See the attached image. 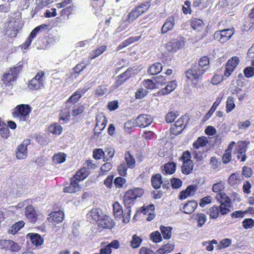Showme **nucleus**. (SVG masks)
I'll use <instances>...</instances> for the list:
<instances>
[{
    "mask_svg": "<svg viewBox=\"0 0 254 254\" xmlns=\"http://www.w3.org/2000/svg\"><path fill=\"white\" fill-rule=\"evenodd\" d=\"M21 69V65L19 64L6 71L1 78L2 86L11 88L15 83L17 77Z\"/></svg>",
    "mask_w": 254,
    "mask_h": 254,
    "instance_id": "f257e3e1",
    "label": "nucleus"
},
{
    "mask_svg": "<svg viewBox=\"0 0 254 254\" xmlns=\"http://www.w3.org/2000/svg\"><path fill=\"white\" fill-rule=\"evenodd\" d=\"M204 74V70H200L199 67H197V64L193 65L186 72L187 78L192 82L195 87H197L198 82L202 80Z\"/></svg>",
    "mask_w": 254,
    "mask_h": 254,
    "instance_id": "f03ea898",
    "label": "nucleus"
},
{
    "mask_svg": "<svg viewBox=\"0 0 254 254\" xmlns=\"http://www.w3.org/2000/svg\"><path fill=\"white\" fill-rule=\"evenodd\" d=\"M30 107L27 105L21 104L17 106L12 112L13 117L19 121H26L29 117Z\"/></svg>",
    "mask_w": 254,
    "mask_h": 254,
    "instance_id": "7ed1b4c3",
    "label": "nucleus"
},
{
    "mask_svg": "<svg viewBox=\"0 0 254 254\" xmlns=\"http://www.w3.org/2000/svg\"><path fill=\"white\" fill-rule=\"evenodd\" d=\"M144 190L141 188H135L128 190L124 195V201L125 205H133L134 200L137 197H141Z\"/></svg>",
    "mask_w": 254,
    "mask_h": 254,
    "instance_id": "20e7f679",
    "label": "nucleus"
},
{
    "mask_svg": "<svg viewBox=\"0 0 254 254\" xmlns=\"http://www.w3.org/2000/svg\"><path fill=\"white\" fill-rule=\"evenodd\" d=\"M215 198L220 203V210L222 215H225L230 211V199L222 192L217 193Z\"/></svg>",
    "mask_w": 254,
    "mask_h": 254,
    "instance_id": "39448f33",
    "label": "nucleus"
},
{
    "mask_svg": "<svg viewBox=\"0 0 254 254\" xmlns=\"http://www.w3.org/2000/svg\"><path fill=\"white\" fill-rule=\"evenodd\" d=\"M149 7V3L146 2L143 4L137 6L133 9L129 14L127 21L128 22H133L139 16L145 12Z\"/></svg>",
    "mask_w": 254,
    "mask_h": 254,
    "instance_id": "423d86ee",
    "label": "nucleus"
},
{
    "mask_svg": "<svg viewBox=\"0 0 254 254\" xmlns=\"http://www.w3.org/2000/svg\"><path fill=\"white\" fill-rule=\"evenodd\" d=\"M44 73L42 71L38 72L37 74L28 83V87L30 89L38 90L44 87Z\"/></svg>",
    "mask_w": 254,
    "mask_h": 254,
    "instance_id": "0eeeda50",
    "label": "nucleus"
},
{
    "mask_svg": "<svg viewBox=\"0 0 254 254\" xmlns=\"http://www.w3.org/2000/svg\"><path fill=\"white\" fill-rule=\"evenodd\" d=\"M234 33V30L233 28L224 29L216 31L214 33V38L220 42L223 43L230 39Z\"/></svg>",
    "mask_w": 254,
    "mask_h": 254,
    "instance_id": "6e6552de",
    "label": "nucleus"
},
{
    "mask_svg": "<svg viewBox=\"0 0 254 254\" xmlns=\"http://www.w3.org/2000/svg\"><path fill=\"white\" fill-rule=\"evenodd\" d=\"M30 143L29 139H25L16 149V157L17 159H24L27 156V146Z\"/></svg>",
    "mask_w": 254,
    "mask_h": 254,
    "instance_id": "1a4fd4ad",
    "label": "nucleus"
},
{
    "mask_svg": "<svg viewBox=\"0 0 254 254\" xmlns=\"http://www.w3.org/2000/svg\"><path fill=\"white\" fill-rule=\"evenodd\" d=\"M47 25L42 24L35 28L31 32L30 35L29 36L26 42L22 44V49L26 50L27 48H28L31 45L33 39L36 36L38 32H39L40 31H42L46 30L47 28Z\"/></svg>",
    "mask_w": 254,
    "mask_h": 254,
    "instance_id": "9d476101",
    "label": "nucleus"
},
{
    "mask_svg": "<svg viewBox=\"0 0 254 254\" xmlns=\"http://www.w3.org/2000/svg\"><path fill=\"white\" fill-rule=\"evenodd\" d=\"M96 124L94 127V133L95 134H100L105 128L107 120L106 117L103 113H100L96 116Z\"/></svg>",
    "mask_w": 254,
    "mask_h": 254,
    "instance_id": "9b49d317",
    "label": "nucleus"
},
{
    "mask_svg": "<svg viewBox=\"0 0 254 254\" xmlns=\"http://www.w3.org/2000/svg\"><path fill=\"white\" fill-rule=\"evenodd\" d=\"M152 122L153 119L150 115L143 114L139 115L135 119L134 124L136 126L144 127L149 126Z\"/></svg>",
    "mask_w": 254,
    "mask_h": 254,
    "instance_id": "f8f14e48",
    "label": "nucleus"
},
{
    "mask_svg": "<svg viewBox=\"0 0 254 254\" xmlns=\"http://www.w3.org/2000/svg\"><path fill=\"white\" fill-rule=\"evenodd\" d=\"M185 45L184 40L181 38L173 39L169 41L166 45V49L170 52H176Z\"/></svg>",
    "mask_w": 254,
    "mask_h": 254,
    "instance_id": "ddd939ff",
    "label": "nucleus"
},
{
    "mask_svg": "<svg viewBox=\"0 0 254 254\" xmlns=\"http://www.w3.org/2000/svg\"><path fill=\"white\" fill-rule=\"evenodd\" d=\"M175 25V19L173 16L168 17L164 22L161 29V33L162 34H165L168 31L173 29Z\"/></svg>",
    "mask_w": 254,
    "mask_h": 254,
    "instance_id": "4468645a",
    "label": "nucleus"
},
{
    "mask_svg": "<svg viewBox=\"0 0 254 254\" xmlns=\"http://www.w3.org/2000/svg\"><path fill=\"white\" fill-rule=\"evenodd\" d=\"M97 223L100 227L105 229H112L114 225L112 218L106 215H103Z\"/></svg>",
    "mask_w": 254,
    "mask_h": 254,
    "instance_id": "2eb2a0df",
    "label": "nucleus"
},
{
    "mask_svg": "<svg viewBox=\"0 0 254 254\" xmlns=\"http://www.w3.org/2000/svg\"><path fill=\"white\" fill-rule=\"evenodd\" d=\"M7 31H10L9 35L11 36H15L16 32L20 29L19 21L14 20L13 18L10 20L7 26L6 27Z\"/></svg>",
    "mask_w": 254,
    "mask_h": 254,
    "instance_id": "dca6fc26",
    "label": "nucleus"
},
{
    "mask_svg": "<svg viewBox=\"0 0 254 254\" xmlns=\"http://www.w3.org/2000/svg\"><path fill=\"white\" fill-rule=\"evenodd\" d=\"M76 181H77L74 180L73 178L71 179L70 185L64 188V191L65 192L72 193L80 190L82 187Z\"/></svg>",
    "mask_w": 254,
    "mask_h": 254,
    "instance_id": "f3484780",
    "label": "nucleus"
},
{
    "mask_svg": "<svg viewBox=\"0 0 254 254\" xmlns=\"http://www.w3.org/2000/svg\"><path fill=\"white\" fill-rule=\"evenodd\" d=\"M197 206V203L194 201H189L184 205L183 207L181 210L186 214H190L193 212Z\"/></svg>",
    "mask_w": 254,
    "mask_h": 254,
    "instance_id": "a211bd4d",
    "label": "nucleus"
},
{
    "mask_svg": "<svg viewBox=\"0 0 254 254\" xmlns=\"http://www.w3.org/2000/svg\"><path fill=\"white\" fill-rule=\"evenodd\" d=\"M193 163L191 160H185L182 166V172L183 174L189 175L192 173Z\"/></svg>",
    "mask_w": 254,
    "mask_h": 254,
    "instance_id": "6ab92c4d",
    "label": "nucleus"
},
{
    "mask_svg": "<svg viewBox=\"0 0 254 254\" xmlns=\"http://www.w3.org/2000/svg\"><path fill=\"white\" fill-rule=\"evenodd\" d=\"M177 85V84L175 81H172L164 88L160 90L158 93L161 95H167L174 91L176 89Z\"/></svg>",
    "mask_w": 254,
    "mask_h": 254,
    "instance_id": "aec40b11",
    "label": "nucleus"
},
{
    "mask_svg": "<svg viewBox=\"0 0 254 254\" xmlns=\"http://www.w3.org/2000/svg\"><path fill=\"white\" fill-rule=\"evenodd\" d=\"M53 1V0H36V6L33 10L34 14L38 13L42 8L45 7Z\"/></svg>",
    "mask_w": 254,
    "mask_h": 254,
    "instance_id": "412c9836",
    "label": "nucleus"
},
{
    "mask_svg": "<svg viewBox=\"0 0 254 254\" xmlns=\"http://www.w3.org/2000/svg\"><path fill=\"white\" fill-rule=\"evenodd\" d=\"M141 38V35L136 36L134 37H130L126 40L121 43L118 47V50H120L123 48H124L129 45L135 42L139 41Z\"/></svg>",
    "mask_w": 254,
    "mask_h": 254,
    "instance_id": "4be33fe9",
    "label": "nucleus"
},
{
    "mask_svg": "<svg viewBox=\"0 0 254 254\" xmlns=\"http://www.w3.org/2000/svg\"><path fill=\"white\" fill-rule=\"evenodd\" d=\"M208 142V140L206 137L201 136L198 137L193 143V147L196 150H198L201 148L205 146Z\"/></svg>",
    "mask_w": 254,
    "mask_h": 254,
    "instance_id": "5701e85b",
    "label": "nucleus"
},
{
    "mask_svg": "<svg viewBox=\"0 0 254 254\" xmlns=\"http://www.w3.org/2000/svg\"><path fill=\"white\" fill-rule=\"evenodd\" d=\"M64 217V212L62 211H58L52 212L50 214V219L52 222L59 223L63 220Z\"/></svg>",
    "mask_w": 254,
    "mask_h": 254,
    "instance_id": "b1692460",
    "label": "nucleus"
},
{
    "mask_svg": "<svg viewBox=\"0 0 254 254\" xmlns=\"http://www.w3.org/2000/svg\"><path fill=\"white\" fill-rule=\"evenodd\" d=\"M25 215L31 221L35 222L37 219V214L34 207L29 205L26 208Z\"/></svg>",
    "mask_w": 254,
    "mask_h": 254,
    "instance_id": "393cba45",
    "label": "nucleus"
},
{
    "mask_svg": "<svg viewBox=\"0 0 254 254\" xmlns=\"http://www.w3.org/2000/svg\"><path fill=\"white\" fill-rule=\"evenodd\" d=\"M247 150L246 146L243 143L239 146V149H238L237 153V158L241 162H244L247 159L246 152Z\"/></svg>",
    "mask_w": 254,
    "mask_h": 254,
    "instance_id": "a878e982",
    "label": "nucleus"
},
{
    "mask_svg": "<svg viewBox=\"0 0 254 254\" xmlns=\"http://www.w3.org/2000/svg\"><path fill=\"white\" fill-rule=\"evenodd\" d=\"M103 215L102 211L98 208H93L88 214V216L91 217L94 220L98 222Z\"/></svg>",
    "mask_w": 254,
    "mask_h": 254,
    "instance_id": "bb28decb",
    "label": "nucleus"
},
{
    "mask_svg": "<svg viewBox=\"0 0 254 254\" xmlns=\"http://www.w3.org/2000/svg\"><path fill=\"white\" fill-rule=\"evenodd\" d=\"M89 174L88 170L85 168H82L77 171L73 178L77 181H81L85 179Z\"/></svg>",
    "mask_w": 254,
    "mask_h": 254,
    "instance_id": "cd10ccee",
    "label": "nucleus"
},
{
    "mask_svg": "<svg viewBox=\"0 0 254 254\" xmlns=\"http://www.w3.org/2000/svg\"><path fill=\"white\" fill-rule=\"evenodd\" d=\"M107 49L106 45H102L98 47L96 50L92 51L89 54V58L93 60L101 55Z\"/></svg>",
    "mask_w": 254,
    "mask_h": 254,
    "instance_id": "c85d7f7f",
    "label": "nucleus"
},
{
    "mask_svg": "<svg viewBox=\"0 0 254 254\" xmlns=\"http://www.w3.org/2000/svg\"><path fill=\"white\" fill-rule=\"evenodd\" d=\"M199 68L204 70V73H205L207 69L209 67V61L207 57L204 56L202 57L198 62V64L197 65Z\"/></svg>",
    "mask_w": 254,
    "mask_h": 254,
    "instance_id": "c756f323",
    "label": "nucleus"
},
{
    "mask_svg": "<svg viewBox=\"0 0 254 254\" xmlns=\"http://www.w3.org/2000/svg\"><path fill=\"white\" fill-rule=\"evenodd\" d=\"M191 27L193 29L200 31L204 27L203 22L199 19L194 18L191 21Z\"/></svg>",
    "mask_w": 254,
    "mask_h": 254,
    "instance_id": "7c9ffc66",
    "label": "nucleus"
},
{
    "mask_svg": "<svg viewBox=\"0 0 254 254\" xmlns=\"http://www.w3.org/2000/svg\"><path fill=\"white\" fill-rule=\"evenodd\" d=\"M221 213L220 205L219 206L214 205L211 207L208 210V214L210 219H216Z\"/></svg>",
    "mask_w": 254,
    "mask_h": 254,
    "instance_id": "2f4dec72",
    "label": "nucleus"
},
{
    "mask_svg": "<svg viewBox=\"0 0 254 254\" xmlns=\"http://www.w3.org/2000/svg\"><path fill=\"white\" fill-rule=\"evenodd\" d=\"M82 95L79 91L75 92L66 102V106H70L71 104H74L81 97Z\"/></svg>",
    "mask_w": 254,
    "mask_h": 254,
    "instance_id": "473e14b6",
    "label": "nucleus"
},
{
    "mask_svg": "<svg viewBox=\"0 0 254 254\" xmlns=\"http://www.w3.org/2000/svg\"><path fill=\"white\" fill-rule=\"evenodd\" d=\"M162 69V65L159 63H156L151 65L148 69V73L152 75L159 73Z\"/></svg>",
    "mask_w": 254,
    "mask_h": 254,
    "instance_id": "72a5a7b5",
    "label": "nucleus"
},
{
    "mask_svg": "<svg viewBox=\"0 0 254 254\" xmlns=\"http://www.w3.org/2000/svg\"><path fill=\"white\" fill-rule=\"evenodd\" d=\"M48 130L50 132L53 133L55 135H58L61 133L63 130V128L58 123H55L51 125L48 128Z\"/></svg>",
    "mask_w": 254,
    "mask_h": 254,
    "instance_id": "f704fd0d",
    "label": "nucleus"
},
{
    "mask_svg": "<svg viewBox=\"0 0 254 254\" xmlns=\"http://www.w3.org/2000/svg\"><path fill=\"white\" fill-rule=\"evenodd\" d=\"M24 225V222L22 221H19L15 224H13L11 226L8 230V232L9 234L14 235L16 234L21 228Z\"/></svg>",
    "mask_w": 254,
    "mask_h": 254,
    "instance_id": "c9c22d12",
    "label": "nucleus"
},
{
    "mask_svg": "<svg viewBox=\"0 0 254 254\" xmlns=\"http://www.w3.org/2000/svg\"><path fill=\"white\" fill-rule=\"evenodd\" d=\"M151 182L152 186L154 188L156 189H159L162 183L161 175L159 174H157L155 175H153L151 178Z\"/></svg>",
    "mask_w": 254,
    "mask_h": 254,
    "instance_id": "e433bc0d",
    "label": "nucleus"
},
{
    "mask_svg": "<svg viewBox=\"0 0 254 254\" xmlns=\"http://www.w3.org/2000/svg\"><path fill=\"white\" fill-rule=\"evenodd\" d=\"M195 219L197 222V227L200 228L202 227V226L206 222L207 216L204 213H198L196 214Z\"/></svg>",
    "mask_w": 254,
    "mask_h": 254,
    "instance_id": "4c0bfd02",
    "label": "nucleus"
},
{
    "mask_svg": "<svg viewBox=\"0 0 254 254\" xmlns=\"http://www.w3.org/2000/svg\"><path fill=\"white\" fill-rule=\"evenodd\" d=\"M221 102V100L219 99L218 98L217 99L216 101L213 103L212 107H211L209 111L208 112V113L206 114L205 117L203 118V121L205 122L208 120L212 115L213 113L216 110L217 106L219 105Z\"/></svg>",
    "mask_w": 254,
    "mask_h": 254,
    "instance_id": "58836bf2",
    "label": "nucleus"
},
{
    "mask_svg": "<svg viewBox=\"0 0 254 254\" xmlns=\"http://www.w3.org/2000/svg\"><path fill=\"white\" fill-rule=\"evenodd\" d=\"M225 188V186L224 182L220 181L213 185L212 190L214 192L218 193L222 192Z\"/></svg>",
    "mask_w": 254,
    "mask_h": 254,
    "instance_id": "ea45409f",
    "label": "nucleus"
},
{
    "mask_svg": "<svg viewBox=\"0 0 254 254\" xmlns=\"http://www.w3.org/2000/svg\"><path fill=\"white\" fill-rule=\"evenodd\" d=\"M160 230L165 239H169L171 237L172 228L170 227L161 226Z\"/></svg>",
    "mask_w": 254,
    "mask_h": 254,
    "instance_id": "a19ab883",
    "label": "nucleus"
},
{
    "mask_svg": "<svg viewBox=\"0 0 254 254\" xmlns=\"http://www.w3.org/2000/svg\"><path fill=\"white\" fill-rule=\"evenodd\" d=\"M142 240L137 235L134 234L132 236L130 241V246L133 249L138 248L141 245Z\"/></svg>",
    "mask_w": 254,
    "mask_h": 254,
    "instance_id": "79ce46f5",
    "label": "nucleus"
},
{
    "mask_svg": "<svg viewBox=\"0 0 254 254\" xmlns=\"http://www.w3.org/2000/svg\"><path fill=\"white\" fill-rule=\"evenodd\" d=\"M113 207L114 215L116 217H120L123 214L122 206L118 202H115L113 205Z\"/></svg>",
    "mask_w": 254,
    "mask_h": 254,
    "instance_id": "37998d69",
    "label": "nucleus"
},
{
    "mask_svg": "<svg viewBox=\"0 0 254 254\" xmlns=\"http://www.w3.org/2000/svg\"><path fill=\"white\" fill-rule=\"evenodd\" d=\"M69 106H66L63 109L60 114V119L64 121H68L70 116Z\"/></svg>",
    "mask_w": 254,
    "mask_h": 254,
    "instance_id": "c03bdc74",
    "label": "nucleus"
},
{
    "mask_svg": "<svg viewBox=\"0 0 254 254\" xmlns=\"http://www.w3.org/2000/svg\"><path fill=\"white\" fill-rule=\"evenodd\" d=\"M31 243L36 246H39L43 243V240L40 235L38 234H32L30 236Z\"/></svg>",
    "mask_w": 254,
    "mask_h": 254,
    "instance_id": "a18cd8bd",
    "label": "nucleus"
},
{
    "mask_svg": "<svg viewBox=\"0 0 254 254\" xmlns=\"http://www.w3.org/2000/svg\"><path fill=\"white\" fill-rule=\"evenodd\" d=\"M174 249V246L168 244L162 247L156 252L157 254H164L165 253H168L171 252Z\"/></svg>",
    "mask_w": 254,
    "mask_h": 254,
    "instance_id": "49530a36",
    "label": "nucleus"
},
{
    "mask_svg": "<svg viewBox=\"0 0 254 254\" xmlns=\"http://www.w3.org/2000/svg\"><path fill=\"white\" fill-rule=\"evenodd\" d=\"M84 109V107L82 104L75 105L72 108L71 115L73 116L79 115L83 112Z\"/></svg>",
    "mask_w": 254,
    "mask_h": 254,
    "instance_id": "de8ad7c7",
    "label": "nucleus"
},
{
    "mask_svg": "<svg viewBox=\"0 0 254 254\" xmlns=\"http://www.w3.org/2000/svg\"><path fill=\"white\" fill-rule=\"evenodd\" d=\"M176 170V164L173 162H169L164 165V171L167 174H172Z\"/></svg>",
    "mask_w": 254,
    "mask_h": 254,
    "instance_id": "09e8293b",
    "label": "nucleus"
},
{
    "mask_svg": "<svg viewBox=\"0 0 254 254\" xmlns=\"http://www.w3.org/2000/svg\"><path fill=\"white\" fill-rule=\"evenodd\" d=\"M235 107L234 99L232 97L229 96L227 98L226 106V111L229 113L232 111Z\"/></svg>",
    "mask_w": 254,
    "mask_h": 254,
    "instance_id": "8fccbe9b",
    "label": "nucleus"
},
{
    "mask_svg": "<svg viewBox=\"0 0 254 254\" xmlns=\"http://www.w3.org/2000/svg\"><path fill=\"white\" fill-rule=\"evenodd\" d=\"M167 77L162 75H159L156 77L155 79L156 88H159L160 86L164 85L167 82Z\"/></svg>",
    "mask_w": 254,
    "mask_h": 254,
    "instance_id": "3c124183",
    "label": "nucleus"
},
{
    "mask_svg": "<svg viewBox=\"0 0 254 254\" xmlns=\"http://www.w3.org/2000/svg\"><path fill=\"white\" fill-rule=\"evenodd\" d=\"M53 161L55 164L62 163L65 160V155L64 153H59L55 154L53 157Z\"/></svg>",
    "mask_w": 254,
    "mask_h": 254,
    "instance_id": "603ef678",
    "label": "nucleus"
},
{
    "mask_svg": "<svg viewBox=\"0 0 254 254\" xmlns=\"http://www.w3.org/2000/svg\"><path fill=\"white\" fill-rule=\"evenodd\" d=\"M0 135L4 138H7L9 136V129L3 123L0 127Z\"/></svg>",
    "mask_w": 254,
    "mask_h": 254,
    "instance_id": "864d4df0",
    "label": "nucleus"
},
{
    "mask_svg": "<svg viewBox=\"0 0 254 254\" xmlns=\"http://www.w3.org/2000/svg\"><path fill=\"white\" fill-rule=\"evenodd\" d=\"M150 238L154 243H156L160 242L162 240L161 234L158 231L152 232L150 235Z\"/></svg>",
    "mask_w": 254,
    "mask_h": 254,
    "instance_id": "5fc2aeb1",
    "label": "nucleus"
},
{
    "mask_svg": "<svg viewBox=\"0 0 254 254\" xmlns=\"http://www.w3.org/2000/svg\"><path fill=\"white\" fill-rule=\"evenodd\" d=\"M239 62V59L237 57H233L230 60H228L226 64L228 66H230L233 69L236 67Z\"/></svg>",
    "mask_w": 254,
    "mask_h": 254,
    "instance_id": "6e6d98bb",
    "label": "nucleus"
},
{
    "mask_svg": "<svg viewBox=\"0 0 254 254\" xmlns=\"http://www.w3.org/2000/svg\"><path fill=\"white\" fill-rule=\"evenodd\" d=\"M125 160L129 167H132L135 164V160L129 152L125 154Z\"/></svg>",
    "mask_w": 254,
    "mask_h": 254,
    "instance_id": "4d7b16f0",
    "label": "nucleus"
},
{
    "mask_svg": "<svg viewBox=\"0 0 254 254\" xmlns=\"http://www.w3.org/2000/svg\"><path fill=\"white\" fill-rule=\"evenodd\" d=\"M104 152L105 153L104 158L106 159V160H109L113 158L115 151L114 148L109 147L106 148L105 151Z\"/></svg>",
    "mask_w": 254,
    "mask_h": 254,
    "instance_id": "13d9d810",
    "label": "nucleus"
},
{
    "mask_svg": "<svg viewBox=\"0 0 254 254\" xmlns=\"http://www.w3.org/2000/svg\"><path fill=\"white\" fill-rule=\"evenodd\" d=\"M239 180V175L236 173L232 174L228 179V183L231 186L235 185Z\"/></svg>",
    "mask_w": 254,
    "mask_h": 254,
    "instance_id": "bf43d9fd",
    "label": "nucleus"
},
{
    "mask_svg": "<svg viewBox=\"0 0 254 254\" xmlns=\"http://www.w3.org/2000/svg\"><path fill=\"white\" fill-rule=\"evenodd\" d=\"M143 85L146 89L148 90H151L156 88L155 83L150 79L144 80L143 82Z\"/></svg>",
    "mask_w": 254,
    "mask_h": 254,
    "instance_id": "052dcab7",
    "label": "nucleus"
},
{
    "mask_svg": "<svg viewBox=\"0 0 254 254\" xmlns=\"http://www.w3.org/2000/svg\"><path fill=\"white\" fill-rule=\"evenodd\" d=\"M112 168V165L110 163H106L101 167L100 175H104Z\"/></svg>",
    "mask_w": 254,
    "mask_h": 254,
    "instance_id": "680f3d73",
    "label": "nucleus"
},
{
    "mask_svg": "<svg viewBox=\"0 0 254 254\" xmlns=\"http://www.w3.org/2000/svg\"><path fill=\"white\" fill-rule=\"evenodd\" d=\"M243 225L245 229H250L254 226V221L251 218L246 219L243 221Z\"/></svg>",
    "mask_w": 254,
    "mask_h": 254,
    "instance_id": "e2e57ef3",
    "label": "nucleus"
},
{
    "mask_svg": "<svg viewBox=\"0 0 254 254\" xmlns=\"http://www.w3.org/2000/svg\"><path fill=\"white\" fill-rule=\"evenodd\" d=\"M177 116L178 115L174 112H169L166 116V121L167 123H171L174 121Z\"/></svg>",
    "mask_w": 254,
    "mask_h": 254,
    "instance_id": "0e129e2a",
    "label": "nucleus"
},
{
    "mask_svg": "<svg viewBox=\"0 0 254 254\" xmlns=\"http://www.w3.org/2000/svg\"><path fill=\"white\" fill-rule=\"evenodd\" d=\"M104 155V152L102 149H96L93 151V156L96 159H100Z\"/></svg>",
    "mask_w": 254,
    "mask_h": 254,
    "instance_id": "69168bd1",
    "label": "nucleus"
},
{
    "mask_svg": "<svg viewBox=\"0 0 254 254\" xmlns=\"http://www.w3.org/2000/svg\"><path fill=\"white\" fill-rule=\"evenodd\" d=\"M126 180L122 177H117L114 181V184L117 188H122L126 183Z\"/></svg>",
    "mask_w": 254,
    "mask_h": 254,
    "instance_id": "338daca9",
    "label": "nucleus"
},
{
    "mask_svg": "<svg viewBox=\"0 0 254 254\" xmlns=\"http://www.w3.org/2000/svg\"><path fill=\"white\" fill-rule=\"evenodd\" d=\"M244 74L247 78H250L254 75V68L253 67H247L244 69Z\"/></svg>",
    "mask_w": 254,
    "mask_h": 254,
    "instance_id": "774afa93",
    "label": "nucleus"
}]
</instances>
